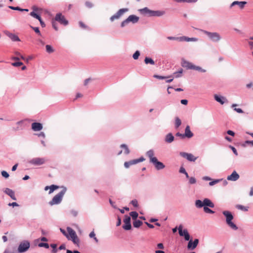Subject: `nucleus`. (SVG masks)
<instances>
[{
    "instance_id": "obj_1",
    "label": "nucleus",
    "mask_w": 253,
    "mask_h": 253,
    "mask_svg": "<svg viewBox=\"0 0 253 253\" xmlns=\"http://www.w3.org/2000/svg\"><path fill=\"white\" fill-rule=\"evenodd\" d=\"M146 155L149 159L150 163L153 164L157 170H161L165 168V165L162 162L159 161L157 158L155 157L154 151L153 149L148 150Z\"/></svg>"
},
{
    "instance_id": "obj_2",
    "label": "nucleus",
    "mask_w": 253,
    "mask_h": 253,
    "mask_svg": "<svg viewBox=\"0 0 253 253\" xmlns=\"http://www.w3.org/2000/svg\"><path fill=\"white\" fill-rule=\"evenodd\" d=\"M138 11L142 15L148 17H161L165 14L166 12L163 10H152L148 7L138 9Z\"/></svg>"
},
{
    "instance_id": "obj_3",
    "label": "nucleus",
    "mask_w": 253,
    "mask_h": 253,
    "mask_svg": "<svg viewBox=\"0 0 253 253\" xmlns=\"http://www.w3.org/2000/svg\"><path fill=\"white\" fill-rule=\"evenodd\" d=\"M222 214L225 217L226 223L228 226L233 230H237L238 229V227L233 222H232L234 217L232 213L228 211H224L222 212Z\"/></svg>"
},
{
    "instance_id": "obj_4",
    "label": "nucleus",
    "mask_w": 253,
    "mask_h": 253,
    "mask_svg": "<svg viewBox=\"0 0 253 253\" xmlns=\"http://www.w3.org/2000/svg\"><path fill=\"white\" fill-rule=\"evenodd\" d=\"M181 65L183 67L187 70H194L201 73H205L207 72L206 69H203L202 67L195 65L192 62L182 59L181 61Z\"/></svg>"
},
{
    "instance_id": "obj_5",
    "label": "nucleus",
    "mask_w": 253,
    "mask_h": 253,
    "mask_svg": "<svg viewBox=\"0 0 253 253\" xmlns=\"http://www.w3.org/2000/svg\"><path fill=\"white\" fill-rule=\"evenodd\" d=\"M61 188L62 189V190L59 193L54 196L52 199L49 201V204L50 206L58 205L61 202L63 197L67 191L66 187L62 186Z\"/></svg>"
},
{
    "instance_id": "obj_6",
    "label": "nucleus",
    "mask_w": 253,
    "mask_h": 253,
    "mask_svg": "<svg viewBox=\"0 0 253 253\" xmlns=\"http://www.w3.org/2000/svg\"><path fill=\"white\" fill-rule=\"evenodd\" d=\"M202 32L206 35L209 39L213 42H217L221 39V37L217 32H210L206 30H201Z\"/></svg>"
},
{
    "instance_id": "obj_7",
    "label": "nucleus",
    "mask_w": 253,
    "mask_h": 253,
    "mask_svg": "<svg viewBox=\"0 0 253 253\" xmlns=\"http://www.w3.org/2000/svg\"><path fill=\"white\" fill-rule=\"evenodd\" d=\"M46 160L44 158L37 157L33 158L28 161V163L34 166H39L44 164Z\"/></svg>"
},
{
    "instance_id": "obj_8",
    "label": "nucleus",
    "mask_w": 253,
    "mask_h": 253,
    "mask_svg": "<svg viewBox=\"0 0 253 253\" xmlns=\"http://www.w3.org/2000/svg\"><path fill=\"white\" fill-rule=\"evenodd\" d=\"M30 244L28 241H24L21 242L18 246L17 252L22 253L26 252L30 248Z\"/></svg>"
},
{
    "instance_id": "obj_9",
    "label": "nucleus",
    "mask_w": 253,
    "mask_h": 253,
    "mask_svg": "<svg viewBox=\"0 0 253 253\" xmlns=\"http://www.w3.org/2000/svg\"><path fill=\"white\" fill-rule=\"evenodd\" d=\"M128 11V9L127 8H122L119 9L116 13L112 16L110 20L111 22L114 21L115 19H118L120 18L121 16H122L125 12H127Z\"/></svg>"
},
{
    "instance_id": "obj_10",
    "label": "nucleus",
    "mask_w": 253,
    "mask_h": 253,
    "mask_svg": "<svg viewBox=\"0 0 253 253\" xmlns=\"http://www.w3.org/2000/svg\"><path fill=\"white\" fill-rule=\"evenodd\" d=\"M145 159L143 157H140L139 159L130 160L128 162H126L124 163V166L126 168L128 169L130 166L135 165L138 163L143 162Z\"/></svg>"
},
{
    "instance_id": "obj_11",
    "label": "nucleus",
    "mask_w": 253,
    "mask_h": 253,
    "mask_svg": "<svg viewBox=\"0 0 253 253\" xmlns=\"http://www.w3.org/2000/svg\"><path fill=\"white\" fill-rule=\"evenodd\" d=\"M54 20L58 21L61 24L65 26L68 25V21L65 19V17L60 13H57L54 18Z\"/></svg>"
},
{
    "instance_id": "obj_12",
    "label": "nucleus",
    "mask_w": 253,
    "mask_h": 253,
    "mask_svg": "<svg viewBox=\"0 0 253 253\" xmlns=\"http://www.w3.org/2000/svg\"><path fill=\"white\" fill-rule=\"evenodd\" d=\"M130 217L126 215L125 216V219H124V225L123 226V228L126 230H130L131 228V225L130 223Z\"/></svg>"
},
{
    "instance_id": "obj_13",
    "label": "nucleus",
    "mask_w": 253,
    "mask_h": 253,
    "mask_svg": "<svg viewBox=\"0 0 253 253\" xmlns=\"http://www.w3.org/2000/svg\"><path fill=\"white\" fill-rule=\"evenodd\" d=\"M180 155L190 162H195L197 158V157H195L193 154L186 152H180Z\"/></svg>"
},
{
    "instance_id": "obj_14",
    "label": "nucleus",
    "mask_w": 253,
    "mask_h": 253,
    "mask_svg": "<svg viewBox=\"0 0 253 253\" xmlns=\"http://www.w3.org/2000/svg\"><path fill=\"white\" fill-rule=\"evenodd\" d=\"M239 177V175L235 170H234L233 171L231 174L227 176V179L229 181H235L237 180Z\"/></svg>"
},
{
    "instance_id": "obj_15",
    "label": "nucleus",
    "mask_w": 253,
    "mask_h": 253,
    "mask_svg": "<svg viewBox=\"0 0 253 253\" xmlns=\"http://www.w3.org/2000/svg\"><path fill=\"white\" fill-rule=\"evenodd\" d=\"M199 243V240L195 239L193 242L191 240L188 242L187 248L188 249L194 250L196 248Z\"/></svg>"
},
{
    "instance_id": "obj_16",
    "label": "nucleus",
    "mask_w": 253,
    "mask_h": 253,
    "mask_svg": "<svg viewBox=\"0 0 253 253\" xmlns=\"http://www.w3.org/2000/svg\"><path fill=\"white\" fill-rule=\"evenodd\" d=\"M214 98L217 102H219L222 105L227 102V99L225 97L221 95L214 94Z\"/></svg>"
},
{
    "instance_id": "obj_17",
    "label": "nucleus",
    "mask_w": 253,
    "mask_h": 253,
    "mask_svg": "<svg viewBox=\"0 0 253 253\" xmlns=\"http://www.w3.org/2000/svg\"><path fill=\"white\" fill-rule=\"evenodd\" d=\"M246 4V1H234L230 4V7L232 8L235 5H238L240 9H243Z\"/></svg>"
},
{
    "instance_id": "obj_18",
    "label": "nucleus",
    "mask_w": 253,
    "mask_h": 253,
    "mask_svg": "<svg viewBox=\"0 0 253 253\" xmlns=\"http://www.w3.org/2000/svg\"><path fill=\"white\" fill-rule=\"evenodd\" d=\"M5 35L8 37L13 42L20 41L19 37L14 34L11 33L8 31L5 32Z\"/></svg>"
},
{
    "instance_id": "obj_19",
    "label": "nucleus",
    "mask_w": 253,
    "mask_h": 253,
    "mask_svg": "<svg viewBox=\"0 0 253 253\" xmlns=\"http://www.w3.org/2000/svg\"><path fill=\"white\" fill-rule=\"evenodd\" d=\"M4 192L5 194H6L7 195H8L9 196H10V198L12 200H16V198L15 195V193H14V192L12 190H11V189H10L9 188H6L4 190Z\"/></svg>"
},
{
    "instance_id": "obj_20",
    "label": "nucleus",
    "mask_w": 253,
    "mask_h": 253,
    "mask_svg": "<svg viewBox=\"0 0 253 253\" xmlns=\"http://www.w3.org/2000/svg\"><path fill=\"white\" fill-rule=\"evenodd\" d=\"M185 137L190 138L194 135L193 132L190 130L189 126H187L185 129V132L184 133Z\"/></svg>"
},
{
    "instance_id": "obj_21",
    "label": "nucleus",
    "mask_w": 253,
    "mask_h": 253,
    "mask_svg": "<svg viewBox=\"0 0 253 253\" xmlns=\"http://www.w3.org/2000/svg\"><path fill=\"white\" fill-rule=\"evenodd\" d=\"M32 128L34 131H40L42 129V125L40 123H33L32 124Z\"/></svg>"
},
{
    "instance_id": "obj_22",
    "label": "nucleus",
    "mask_w": 253,
    "mask_h": 253,
    "mask_svg": "<svg viewBox=\"0 0 253 253\" xmlns=\"http://www.w3.org/2000/svg\"><path fill=\"white\" fill-rule=\"evenodd\" d=\"M174 140V137L171 133H168L165 137V141L167 143H171Z\"/></svg>"
},
{
    "instance_id": "obj_23",
    "label": "nucleus",
    "mask_w": 253,
    "mask_h": 253,
    "mask_svg": "<svg viewBox=\"0 0 253 253\" xmlns=\"http://www.w3.org/2000/svg\"><path fill=\"white\" fill-rule=\"evenodd\" d=\"M127 19L129 23L131 22L133 24H135L138 22L139 18L135 15H130L127 18Z\"/></svg>"
},
{
    "instance_id": "obj_24",
    "label": "nucleus",
    "mask_w": 253,
    "mask_h": 253,
    "mask_svg": "<svg viewBox=\"0 0 253 253\" xmlns=\"http://www.w3.org/2000/svg\"><path fill=\"white\" fill-rule=\"evenodd\" d=\"M185 41L187 42H197L198 39L196 38H189L186 36L180 37V42Z\"/></svg>"
},
{
    "instance_id": "obj_25",
    "label": "nucleus",
    "mask_w": 253,
    "mask_h": 253,
    "mask_svg": "<svg viewBox=\"0 0 253 253\" xmlns=\"http://www.w3.org/2000/svg\"><path fill=\"white\" fill-rule=\"evenodd\" d=\"M67 230L68 232V235L69 237V240L72 239L74 237H75L76 236H77L76 232L71 227H68L67 228Z\"/></svg>"
},
{
    "instance_id": "obj_26",
    "label": "nucleus",
    "mask_w": 253,
    "mask_h": 253,
    "mask_svg": "<svg viewBox=\"0 0 253 253\" xmlns=\"http://www.w3.org/2000/svg\"><path fill=\"white\" fill-rule=\"evenodd\" d=\"M214 206V204L210 199L208 198L204 199V207H209L212 208Z\"/></svg>"
},
{
    "instance_id": "obj_27",
    "label": "nucleus",
    "mask_w": 253,
    "mask_h": 253,
    "mask_svg": "<svg viewBox=\"0 0 253 253\" xmlns=\"http://www.w3.org/2000/svg\"><path fill=\"white\" fill-rule=\"evenodd\" d=\"M181 125V121L178 117L175 118L174 127L177 129Z\"/></svg>"
},
{
    "instance_id": "obj_28",
    "label": "nucleus",
    "mask_w": 253,
    "mask_h": 253,
    "mask_svg": "<svg viewBox=\"0 0 253 253\" xmlns=\"http://www.w3.org/2000/svg\"><path fill=\"white\" fill-rule=\"evenodd\" d=\"M195 206L197 208H201L204 207V201H202L200 200H197L195 201Z\"/></svg>"
},
{
    "instance_id": "obj_29",
    "label": "nucleus",
    "mask_w": 253,
    "mask_h": 253,
    "mask_svg": "<svg viewBox=\"0 0 253 253\" xmlns=\"http://www.w3.org/2000/svg\"><path fill=\"white\" fill-rule=\"evenodd\" d=\"M144 62L146 64H150L151 65H154L155 62L151 58L145 57L144 59Z\"/></svg>"
},
{
    "instance_id": "obj_30",
    "label": "nucleus",
    "mask_w": 253,
    "mask_h": 253,
    "mask_svg": "<svg viewBox=\"0 0 253 253\" xmlns=\"http://www.w3.org/2000/svg\"><path fill=\"white\" fill-rule=\"evenodd\" d=\"M121 148H123L125 150L124 153L126 155H128L130 151L127 146L125 144H121L120 146Z\"/></svg>"
},
{
    "instance_id": "obj_31",
    "label": "nucleus",
    "mask_w": 253,
    "mask_h": 253,
    "mask_svg": "<svg viewBox=\"0 0 253 253\" xmlns=\"http://www.w3.org/2000/svg\"><path fill=\"white\" fill-rule=\"evenodd\" d=\"M15 54L17 55V56H14L12 57V59L13 60H19L20 58L24 60V57L20 54L19 52H16Z\"/></svg>"
},
{
    "instance_id": "obj_32",
    "label": "nucleus",
    "mask_w": 253,
    "mask_h": 253,
    "mask_svg": "<svg viewBox=\"0 0 253 253\" xmlns=\"http://www.w3.org/2000/svg\"><path fill=\"white\" fill-rule=\"evenodd\" d=\"M142 222L139 220H136L135 221L133 222V225L135 228L139 227L142 224Z\"/></svg>"
},
{
    "instance_id": "obj_33",
    "label": "nucleus",
    "mask_w": 253,
    "mask_h": 253,
    "mask_svg": "<svg viewBox=\"0 0 253 253\" xmlns=\"http://www.w3.org/2000/svg\"><path fill=\"white\" fill-rule=\"evenodd\" d=\"M177 2H187V3H194L198 1V0H174Z\"/></svg>"
},
{
    "instance_id": "obj_34",
    "label": "nucleus",
    "mask_w": 253,
    "mask_h": 253,
    "mask_svg": "<svg viewBox=\"0 0 253 253\" xmlns=\"http://www.w3.org/2000/svg\"><path fill=\"white\" fill-rule=\"evenodd\" d=\"M45 47L47 52L51 53L54 52V49L51 45L47 44L45 46Z\"/></svg>"
},
{
    "instance_id": "obj_35",
    "label": "nucleus",
    "mask_w": 253,
    "mask_h": 253,
    "mask_svg": "<svg viewBox=\"0 0 253 253\" xmlns=\"http://www.w3.org/2000/svg\"><path fill=\"white\" fill-rule=\"evenodd\" d=\"M59 188L58 186L55 185H51L50 186V190L49 194H51L55 190Z\"/></svg>"
},
{
    "instance_id": "obj_36",
    "label": "nucleus",
    "mask_w": 253,
    "mask_h": 253,
    "mask_svg": "<svg viewBox=\"0 0 253 253\" xmlns=\"http://www.w3.org/2000/svg\"><path fill=\"white\" fill-rule=\"evenodd\" d=\"M71 240L72 241L74 244L79 246L80 243V240L78 237L77 235Z\"/></svg>"
},
{
    "instance_id": "obj_37",
    "label": "nucleus",
    "mask_w": 253,
    "mask_h": 253,
    "mask_svg": "<svg viewBox=\"0 0 253 253\" xmlns=\"http://www.w3.org/2000/svg\"><path fill=\"white\" fill-rule=\"evenodd\" d=\"M89 237L90 238H93L94 241H95L96 243H98V240L97 239V238L95 237V233L94 232V231H92L89 234Z\"/></svg>"
},
{
    "instance_id": "obj_38",
    "label": "nucleus",
    "mask_w": 253,
    "mask_h": 253,
    "mask_svg": "<svg viewBox=\"0 0 253 253\" xmlns=\"http://www.w3.org/2000/svg\"><path fill=\"white\" fill-rule=\"evenodd\" d=\"M236 208L239 209L243 211H248V208L247 207H245L242 205H238L236 206Z\"/></svg>"
},
{
    "instance_id": "obj_39",
    "label": "nucleus",
    "mask_w": 253,
    "mask_h": 253,
    "mask_svg": "<svg viewBox=\"0 0 253 253\" xmlns=\"http://www.w3.org/2000/svg\"><path fill=\"white\" fill-rule=\"evenodd\" d=\"M129 214L133 219H136L138 215V213L136 211H131L129 213Z\"/></svg>"
},
{
    "instance_id": "obj_40",
    "label": "nucleus",
    "mask_w": 253,
    "mask_h": 253,
    "mask_svg": "<svg viewBox=\"0 0 253 253\" xmlns=\"http://www.w3.org/2000/svg\"><path fill=\"white\" fill-rule=\"evenodd\" d=\"M140 52L138 50L136 51L132 55V57L134 60H137L140 56Z\"/></svg>"
},
{
    "instance_id": "obj_41",
    "label": "nucleus",
    "mask_w": 253,
    "mask_h": 253,
    "mask_svg": "<svg viewBox=\"0 0 253 253\" xmlns=\"http://www.w3.org/2000/svg\"><path fill=\"white\" fill-rule=\"evenodd\" d=\"M204 211L206 213H213L214 212L207 207H204Z\"/></svg>"
},
{
    "instance_id": "obj_42",
    "label": "nucleus",
    "mask_w": 253,
    "mask_h": 253,
    "mask_svg": "<svg viewBox=\"0 0 253 253\" xmlns=\"http://www.w3.org/2000/svg\"><path fill=\"white\" fill-rule=\"evenodd\" d=\"M30 15L36 19H37L38 20H39V19H40L41 17L39 15H38L34 11H32L30 12Z\"/></svg>"
},
{
    "instance_id": "obj_43",
    "label": "nucleus",
    "mask_w": 253,
    "mask_h": 253,
    "mask_svg": "<svg viewBox=\"0 0 253 253\" xmlns=\"http://www.w3.org/2000/svg\"><path fill=\"white\" fill-rule=\"evenodd\" d=\"M38 246L39 247H43L45 248V249L49 248V245L47 243H40L38 244Z\"/></svg>"
},
{
    "instance_id": "obj_44",
    "label": "nucleus",
    "mask_w": 253,
    "mask_h": 253,
    "mask_svg": "<svg viewBox=\"0 0 253 253\" xmlns=\"http://www.w3.org/2000/svg\"><path fill=\"white\" fill-rule=\"evenodd\" d=\"M3 253H17L14 250H12L10 248H6Z\"/></svg>"
},
{
    "instance_id": "obj_45",
    "label": "nucleus",
    "mask_w": 253,
    "mask_h": 253,
    "mask_svg": "<svg viewBox=\"0 0 253 253\" xmlns=\"http://www.w3.org/2000/svg\"><path fill=\"white\" fill-rule=\"evenodd\" d=\"M189 183L190 184H194L196 183V179L194 177H191L189 178Z\"/></svg>"
},
{
    "instance_id": "obj_46",
    "label": "nucleus",
    "mask_w": 253,
    "mask_h": 253,
    "mask_svg": "<svg viewBox=\"0 0 253 253\" xmlns=\"http://www.w3.org/2000/svg\"><path fill=\"white\" fill-rule=\"evenodd\" d=\"M182 71H183L182 69H181L180 70H179L178 72H174L173 74L175 76V78L180 77L181 76Z\"/></svg>"
},
{
    "instance_id": "obj_47",
    "label": "nucleus",
    "mask_w": 253,
    "mask_h": 253,
    "mask_svg": "<svg viewBox=\"0 0 253 253\" xmlns=\"http://www.w3.org/2000/svg\"><path fill=\"white\" fill-rule=\"evenodd\" d=\"M30 27L33 30H34V31L37 33L39 35H41V33L39 30V29L38 27H33L32 26H30Z\"/></svg>"
},
{
    "instance_id": "obj_48",
    "label": "nucleus",
    "mask_w": 253,
    "mask_h": 253,
    "mask_svg": "<svg viewBox=\"0 0 253 253\" xmlns=\"http://www.w3.org/2000/svg\"><path fill=\"white\" fill-rule=\"evenodd\" d=\"M167 39L169 40L178 41L180 42V37H175L169 36L167 37Z\"/></svg>"
},
{
    "instance_id": "obj_49",
    "label": "nucleus",
    "mask_w": 253,
    "mask_h": 253,
    "mask_svg": "<svg viewBox=\"0 0 253 253\" xmlns=\"http://www.w3.org/2000/svg\"><path fill=\"white\" fill-rule=\"evenodd\" d=\"M185 232H186L185 233H186L185 234V236H184L185 240L186 241H190V235L188 233L187 230L186 229H185Z\"/></svg>"
},
{
    "instance_id": "obj_50",
    "label": "nucleus",
    "mask_w": 253,
    "mask_h": 253,
    "mask_svg": "<svg viewBox=\"0 0 253 253\" xmlns=\"http://www.w3.org/2000/svg\"><path fill=\"white\" fill-rule=\"evenodd\" d=\"M8 8H9L11 9L14 10H18L20 11H23L22 8H20L19 7H14L13 6H8Z\"/></svg>"
},
{
    "instance_id": "obj_51",
    "label": "nucleus",
    "mask_w": 253,
    "mask_h": 253,
    "mask_svg": "<svg viewBox=\"0 0 253 253\" xmlns=\"http://www.w3.org/2000/svg\"><path fill=\"white\" fill-rule=\"evenodd\" d=\"M1 175L3 177H4V178H7L9 177V174L7 173V172H6V171L5 170H2L1 172Z\"/></svg>"
},
{
    "instance_id": "obj_52",
    "label": "nucleus",
    "mask_w": 253,
    "mask_h": 253,
    "mask_svg": "<svg viewBox=\"0 0 253 253\" xmlns=\"http://www.w3.org/2000/svg\"><path fill=\"white\" fill-rule=\"evenodd\" d=\"M129 23L128 21L127 20V19L126 18L125 20L122 22L121 24V27L123 28L125 27L127 24Z\"/></svg>"
},
{
    "instance_id": "obj_53",
    "label": "nucleus",
    "mask_w": 253,
    "mask_h": 253,
    "mask_svg": "<svg viewBox=\"0 0 253 253\" xmlns=\"http://www.w3.org/2000/svg\"><path fill=\"white\" fill-rule=\"evenodd\" d=\"M220 181V179H215L212 181H211L209 183V185L210 186H213V185L217 184V183H218Z\"/></svg>"
},
{
    "instance_id": "obj_54",
    "label": "nucleus",
    "mask_w": 253,
    "mask_h": 253,
    "mask_svg": "<svg viewBox=\"0 0 253 253\" xmlns=\"http://www.w3.org/2000/svg\"><path fill=\"white\" fill-rule=\"evenodd\" d=\"M179 234L180 236H183V230H182V226L180 225L178 228Z\"/></svg>"
},
{
    "instance_id": "obj_55",
    "label": "nucleus",
    "mask_w": 253,
    "mask_h": 253,
    "mask_svg": "<svg viewBox=\"0 0 253 253\" xmlns=\"http://www.w3.org/2000/svg\"><path fill=\"white\" fill-rule=\"evenodd\" d=\"M12 65L14 67H19L23 65V63L21 62H13L12 64Z\"/></svg>"
},
{
    "instance_id": "obj_56",
    "label": "nucleus",
    "mask_w": 253,
    "mask_h": 253,
    "mask_svg": "<svg viewBox=\"0 0 253 253\" xmlns=\"http://www.w3.org/2000/svg\"><path fill=\"white\" fill-rule=\"evenodd\" d=\"M60 231L62 232V233L66 237V238L69 240V235L68 234L66 233V232L65 231V230L62 229V228H60Z\"/></svg>"
},
{
    "instance_id": "obj_57",
    "label": "nucleus",
    "mask_w": 253,
    "mask_h": 253,
    "mask_svg": "<svg viewBox=\"0 0 253 253\" xmlns=\"http://www.w3.org/2000/svg\"><path fill=\"white\" fill-rule=\"evenodd\" d=\"M229 147L231 149V150H232V151L234 153V154L236 156H238V154L237 151L236 149V148L234 147H233L232 146H231V145L229 146Z\"/></svg>"
},
{
    "instance_id": "obj_58",
    "label": "nucleus",
    "mask_w": 253,
    "mask_h": 253,
    "mask_svg": "<svg viewBox=\"0 0 253 253\" xmlns=\"http://www.w3.org/2000/svg\"><path fill=\"white\" fill-rule=\"evenodd\" d=\"M131 204L135 207H137L138 205V202L136 200L134 199L131 201Z\"/></svg>"
},
{
    "instance_id": "obj_59",
    "label": "nucleus",
    "mask_w": 253,
    "mask_h": 253,
    "mask_svg": "<svg viewBox=\"0 0 253 253\" xmlns=\"http://www.w3.org/2000/svg\"><path fill=\"white\" fill-rule=\"evenodd\" d=\"M154 77L155 78H157V79H160V80H163V79H165L167 78V77H166L159 76V75H154Z\"/></svg>"
},
{
    "instance_id": "obj_60",
    "label": "nucleus",
    "mask_w": 253,
    "mask_h": 253,
    "mask_svg": "<svg viewBox=\"0 0 253 253\" xmlns=\"http://www.w3.org/2000/svg\"><path fill=\"white\" fill-rule=\"evenodd\" d=\"M71 213L72 214V215L75 217L77 216L78 214V212L76 211V210H72L71 211Z\"/></svg>"
},
{
    "instance_id": "obj_61",
    "label": "nucleus",
    "mask_w": 253,
    "mask_h": 253,
    "mask_svg": "<svg viewBox=\"0 0 253 253\" xmlns=\"http://www.w3.org/2000/svg\"><path fill=\"white\" fill-rule=\"evenodd\" d=\"M86 7L88 8H91L93 6V4L91 2L89 1H86L85 3Z\"/></svg>"
},
{
    "instance_id": "obj_62",
    "label": "nucleus",
    "mask_w": 253,
    "mask_h": 253,
    "mask_svg": "<svg viewBox=\"0 0 253 253\" xmlns=\"http://www.w3.org/2000/svg\"><path fill=\"white\" fill-rule=\"evenodd\" d=\"M50 247H52L53 249V252L54 253H56L57 252L56 250V244H51Z\"/></svg>"
},
{
    "instance_id": "obj_63",
    "label": "nucleus",
    "mask_w": 253,
    "mask_h": 253,
    "mask_svg": "<svg viewBox=\"0 0 253 253\" xmlns=\"http://www.w3.org/2000/svg\"><path fill=\"white\" fill-rule=\"evenodd\" d=\"M66 253H81L79 251L75 250V251H71L69 250H67L66 251Z\"/></svg>"
},
{
    "instance_id": "obj_64",
    "label": "nucleus",
    "mask_w": 253,
    "mask_h": 253,
    "mask_svg": "<svg viewBox=\"0 0 253 253\" xmlns=\"http://www.w3.org/2000/svg\"><path fill=\"white\" fill-rule=\"evenodd\" d=\"M245 144L253 146V140H247L245 141Z\"/></svg>"
}]
</instances>
